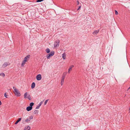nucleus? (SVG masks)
Returning a JSON list of instances; mask_svg holds the SVG:
<instances>
[{
	"instance_id": "1",
	"label": "nucleus",
	"mask_w": 130,
	"mask_h": 130,
	"mask_svg": "<svg viewBox=\"0 0 130 130\" xmlns=\"http://www.w3.org/2000/svg\"><path fill=\"white\" fill-rule=\"evenodd\" d=\"M30 57V55H28L24 58V60L22 62L21 64L22 67L24 66L26 62H27L28 60H29Z\"/></svg>"
},
{
	"instance_id": "2",
	"label": "nucleus",
	"mask_w": 130,
	"mask_h": 130,
	"mask_svg": "<svg viewBox=\"0 0 130 130\" xmlns=\"http://www.w3.org/2000/svg\"><path fill=\"white\" fill-rule=\"evenodd\" d=\"M13 88L14 89V92L15 95L17 96H20V93L18 90L14 87H13Z\"/></svg>"
},
{
	"instance_id": "3",
	"label": "nucleus",
	"mask_w": 130,
	"mask_h": 130,
	"mask_svg": "<svg viewBox=\"0 0 130 130\" xmlns=\"http://www.w3.org/2000/svg\"><path fill=\"white\" fill-rule=\"evenodd\" d=\"M24 97L25 98L28 99L30 100L31 99V98L30 95L27 92L25 93L24 94Z\"/></svg>"
},
{
	"instance_id": "4",
	"label": "nucleus",
	"mask_w": 130,
	"mask_h": 130,
	"mask_svg": "<svg viewBox=\"0 0 130 130\" xmlns=\"http://www.w3.org/2000/svg\"><path fill=\"white\" fill-rule=\"evenodd\" d=\"M54 51L51 52L50 53L47 55L46 57L48 59L50 58V57L54 55Z\"/></svg>"
},
{
	"instance_id": "5",
	"label": "nucleus",
	"mask_w": 130,
	"mask_h": 130,
	"mask_svg": "<svg viewBox=\"0 0 130 130\" xmlns=\"http://www.w3.org/2000/svg\"><path fill=\"white\" fill-rule=\"evenodd\" d=\"M60 41L58 40L54 42V47L56 48L57 47H58L59 45V43Z\"/></svg>"
},
{
	"instance_id": "6",
	"label": "nucleus",
	"mask_w": 130,
	"mask_h": 130,
	"mask_svg": "<svg viewBox=\"0 0 130 130\" xmlns=\"http://www.w3.org/2000/svg\"><path fill=\"white\" fill-rule=\"evenodd\" d=\"M33 119V117L32 116H30L29 118H27L25 120V121L27 122H28L30 121V120Z\"/></svg>"
},
{
	"instance_id": "7",
	"label": "nucleus",
	"mask_w": 130,
	"mask_h": 130,
	"mask_svg": "<svg viewBox=\"0 0 130 130\" xmlns=\"http://www.w3.org/2000/svg\"><path fill=\"white\" fill-rule=\"evenodd\" d=\"M10 64L8 62H5L2 65V67L3 68H5L8 66Z\"/></svg>"
},
{
	"instance_id": "8",
	"label": "nucleus",
	"mask_w": 130,
	"mask_h": 130,
	"mask_svg": "<svg viewBox=\"0 0 130 130\" xmlns=\"http://www.w3.org/2000/svg\"><path fill=\"white\" fill-rule=\"evenodd\" d=\"M41 76L40 74H38L36 76V79L37 80H40L41 79Z\"/></svg>"
},
{
	"instance_id": "9",
	"label": "nucleus",
	"mask_w": 130,
	"mask_h": 130,
	"mask_svg": "<svg viewBox=\"0 0 130 130\" xmlns=\"http://www.w3.org/2000/svg\"><path fill=\"white\" fill-rule=\"evenodd\" d=\"M74 67V66L73 65H71L69 67L68 71V72L69 73H70V71L72 70V69Z\"/></svg>"
},
{
	"instance_id": "10",
	"label": "nucleus",
	"mask_w": 130,
	"mask_h": 130,
	"mask_svg": "<svg viewBox=\"0 0 130 130\" xmlns=\"http://www.w3.org/2000/svg\"><path fill=\"white\" fill-rule=\"evenodd\" d=\"M43 102V101L41 102L36 107V109H38L39 108L40 106L41 105Z\"/></svg>"
},
{
	"instance_id": "11",
	"label": "nucleus",
	"mask_w": 130,
	"mask_h": 130,
	"mask_svg": "<svg viewBox=\"0 0 130 130\" xmlns=\"http://www.w3.org/2000/svg\"><path fill=\"white\" fill-rule=\"evenodd\" d=\"M65 78L62 77L61 81V86H62L64 82V80Z\"/></svg>"
},
{
	"instance_id": "12",
	"label": "nucleus",
	"mask_w": 130,
	"mask_h": 130,
	"mask_svg": "<svg viewBox=\"0 0 130 130\" xmlns=\"http://www.w3.org/2000/svg\"><path fill=\"white\" fill-rule=\"evenodd\" d=\"M32 108L30 106H28L26 108V110L27 111H29L32 109Z\"/></svg>"
},
{
	"instance_id": "13",
	"label": "nucleus",
	"mask_w": 130,
	"mask_h": 130,
	"mask_svg": "<svg viewBox=\"0 0 130 130\" xmlns=\"http://www.w3.org/2000/svg\"><path fill=\"white\" fill-rule=\"evenodd\" d=\"M30 129V127L29 126H26L24 130H29Z\"/></svg>"
},
{
	"instance_id": "14",
	"label": "nucleus",
	"mask_w": 130,
	"mask_h": 130,
	"mask_svg": "<svg viewBox=\"0 0 130 130\" xmlns=\"http://www.w3.org/2000/svg\"><path fill=\"white\" fill-rule=\"evenodd\" d=\"M35 86V84L34 82H33L31 84V89H33Z\"/></svg>"
},
{
	"instance_id": "15",
	"label": "nucleus",
	"mask_w": 130,
	"mask_h": 130,
	"mask_svg": "<svg viewBox=\"0 0 130 130\" xmlns=\"http://www.w3.org/2000/svg\"><path fill=\"white\" fill-rule=\"evenodd\" d=\"M99 30H96L93 32V34L94 35H96L99 32Z\"/></svg>"
},
{
	"instance_id": "16",
	"label": "nucleus",
	"mask_w": 130,
	"mask_h": 130,
	"mask_svg": "<svg viewBox=\"0 0 130 130\" xmlns=\"http://www.w3.org/2000/svg\"><path fill=\"white\" fill-rule=\"evenodd\" d=\"M67 74V72H64L63 73L62 77L63 78H65V76Z\"/></svg>"
},
{
	"instance_id": "17",
	"label": "nucleus",
	"mask_w": 130,
	"mask_h": 130,
	"mask_svg": "<svg viewBox=\"0 0 130 130\" xmlns=\"http://www.w3.org/2000/svg\"><path fill=\"white\" fill-rule=\"evenodd\" d=\"M62 58L63 59H65L66 57V55L65 53H63L62 54Z\"/></svg>"
},
{
	"instance_id": "18",
	"label": "nucleus",
	"mask_w": 130,
	"mask_h": 130,
	"mask_svg": "<svg viewBox=\"0 0 130 130\" xmlns=\"http://www.w3.org/2000/svg\"><path fill=\"white\" fill-rule=\"evenodd\" d=\"M21 120V118H19L18 119L17 121L15 123V124H17Z\"/></svg>"
},
{
	"instance_id": "19",
	"label": "nucleus",
	"mask_w": 130,
	"mask_h": 130,
	"mask_svg": "<svg viewBox=\"0 0 130 130\" xmlns=\"http://www.w3.org/2000/svg\"><path fill=\"white\" fill-rule=\"evenodd\" d=\"M34 105V103H33L32 102L30 103L29 104V106L30 107H31V108H32V106H33Z\"/></svg>"
},
{
	"instance_id": "20",
	"label": "nucleus",
	"mask_w": 130,
	"mask_h": 130,
	"mask_svg": "<svg viewBox=\"0 0 130 130\" xmlns=\"http://www.w3.org/2000/svg\"><path fill=\"white\" fill-rule=\"evenodd\" d=\"M38 110H35L34 113V114H37L38 113Z\"/></svg>"
},
{
	"instance_id": "21",
	"label": "nucleus",
	"mask_w": 130,
	"mask_h": 130,
	"mask_svg": "<svg viewBox=\"0 0 130 130\" xmlns=\"http://www.w3.org/2000/svg\"><path fill=\"white\" fill-rule=\"evenodd\" d=\"M46 51L47 53H49L50 52V50L49 48H47L46 50Z\"/></svg>"
},
{
	"instance_id": "22",
	"label": "nucleus",
	"mask_w": 130,
	"mask_h": 130,
	"mask_svg": "<svg viewBox=\"0 0 130 130\" xmlns=\"http://www.w3.org/2000/svg\"><path fill=\"white\" fill-rule=\"evenodd\" d=\"M4 96L6 98H8V95L6 93H5L4 94Z\"/></svg>"
},
{
	"instance_id": "23",
	"label": "nucleus",
	"mask_w": 130,
	"mask_h": 130,
	"mask_svg": "<svg viewBox=\"0 0 130 130\" xmlns=\"http://www.w3.org/2000/svg\"><path fill=\"white\" fill-rule=\"evenodd\" d=\"M48 100H45L44 102V104L45 105H46V104L47 103V102Z\"/></svg>"
},
{
	"instance_id": "24",
	"label": "nucleus",
	"mask_w": 130,
	"mask_h": 130,
	"mask_svg": "<svg viewBox=\"0 0 130 130\" xmlns=\"http://www.w3.org/2000/svg\"><path fill=\"white\" fill-rule=\"evenodd\" d=\"M0 75L2 76H3V77H4L5 75L3 73H2L0 74Z\"/></svg>"
},
{
	"instance_id": "25",
	"label": "nucleus",
	"mask_w": 130,
	"mask_h": 130,
	"mask_svg": "<svg viewBox=\"0 0 130 130\" xmlns=\"http://www.w3.org/2000/svg\"><path fill=\"white\" fill-rule=\"evenodd\" d=\"M115 14L116 15H117L118 14V12L116 10H115Z\"/></svg>"
},
{
	"instance_id": "26",
	"label": "nucleus",
	"mask_w": 130,
	"mask_h": 130,
	"mask_svg": "<svg viewBox=\"0 0 130 130\" xmlns=\"http://www.w3.org/2000/svg\"><path fill=\"white\" fill-rule=\"evenodd\" d=\"M43 0H37V1H36V2H41Z\"/></svg>"
},
{
	"instance_id": "27",
	"label": "nucleus",
	"mask_w": 130,
	"mask_h": 130,
	"mask_svg": "<svg viewBox=\"0 0 130 130\" xmlns=\"http://www.w3.org/2000/svg\"><path fill=\"white\" fill-rule=\"evenodd\" d=\"M80 8H81V6H80L78 8V9L77 10H79V9Z\"/></svg>"
},
{
	"instance_id": "28",
	"label": "nucleus",
	"mask_w": 130,
	"mask_h": 130,
	"mask_svg": "<svg viewBox=\"0 0 130 130\" xmlns=\"http://www.w3.org/2000/svg\"><path fill=\"white\" fill-rule=\"evenodd\" d=\"M2 104V103L1 101H0V105H1Z\"/></svg>"
},
{
	"instance_id": "29",
	"label": "nucleus",
	"mask_w": 130,
	"mask_h": 130,
	"mask_svg": "<svg viewBox=\"0 0 130 130\" xmlns=\"http://www.w3.org/2000/svg\"><path fill=\"white\" fill-rule=\"evenodd\" d=\"M79 4V2L78 1H77V4L78 5Z\"/></svg>"
},
{
	"instance_id": "30",
	"label": "nucleus",
	"mask_w": 130,
	"mask_h": 130,
	"mask_svg": "<svg viewBox=\"0 0 130 130\" xmlns=\"http://www.w3.org/2000/svg\"><path fill=\"white\" fill-rule=\"evenodd\" d=\"M129 111L130 112V107H129Z\"/></svg>"
}]
</instances>
